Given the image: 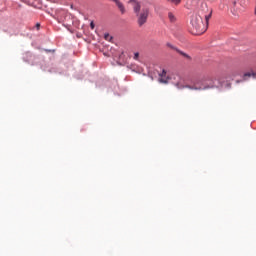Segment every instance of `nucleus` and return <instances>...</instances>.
Returning a JSON list of instances; mask_svg holds the SVG:
<instances>
[{"label":"nucleus","instance_id":"f257e3e1","mask_svg":"<svg viewBox=\"0 0 256 256\" xmlns=\"http://www.w3.org/2000/svg\"><path fill=\"white\" fill-rule=\"evenodd\" d=\"M128 3L132 5L139 27H143L147 23V19H149V8L144 7L141 9V2L139 0H129Z\"/></svg>","mask_w":256,"mask_h":256},{"label":"nucleus","instance_id":"f03ea898","mask_svg":"<svg viewBox=\"0 0 256 256\" xmlns=\"http://www.w3.org/2000/svg\"><path fill=\"white\" fill-rule=\"evenodd\" d=\"M190 23L192 25V33L194 35H203V33L207 31L205 24H203V17L200 16V14L192 15Z\"/></svg>","mask_w":256,"mask_h":256},{"label":"nucleus","instance_id":"7ed1b4c3","mask_svg":"<svg viewBox=\"0 0 256 256\" xmlns=\"http://www.w3.org/2000/svg\"><path fill=\"white\" fill-rule=\"evenodd\" d=\"M215 87V80L209 75L203 76L198 80L194 87H190V89H196V90H205V89H213Z\"/></svg>","mask_w":256,"mask_h":256},{"label":"nucleus","instance_id":"20e7f679","mask_svg":"<svg viewBox=\"0 0 256 256\" xmlns=\"http://www.w3.org/2000/svg\"><path fill=\"white\" fill-rule=\"evenodd\" d=\"M168 47H170V49H174V51H177V53H179V55H182V57H184V59H187L188 61H191V56H189V54L175 48L173 45L171 44H167Z\"/></svg>","mask_w":256,"mask_h":256},{"label":"nucleus","instance_id":"39448f33","mask_svg":"<svg viewBox=\"0 0 256 256\" xmlns=\"http://www.w3.org/2000/svg\"><path fill=\"white\" fill-rule=\"evenodd\" d=\"M111 1H113V3H115V5L118 7L120 13L122 15H125V12H126L125 5L122 4L121 0H111Z\"/></svg>","mask_w":256,"mask_h":256},{"label":"nucleus","instance_id":"423d86ee","mask_svg":"<svg viewBox=\"0 0 256 256\" xmlns=\"http://www.w3.org/2000/svg\"><path fill=\"white\" fill-rule=\"evenodd\" d=\"M247 77H253V79H256V72L252 71V72H246L244 74V79H247Z\"/></svg>","mask_w":256,"mask_h":256},{"label":"nucleus","instance_id":"0eeeda50","mask_svg":"<svg viewBox=\"0 0 256 256\" xmlns=\"http://www.w3.org/2000/svg\"><path fill=\"white\" fill-rule=\"evenodd\" d=\"M235 7H237V1H234V2H233L232 13H233V15H239V13H238L237 10L235 9Z\"/></svg>","mask_w":256,"mask_h":256},{"label":"nucleus","instance_id":"6e6552de","mask_svg":"<svg viewBox=\"0 0 256 256\" xmlns=\"http://www.w3.org/2000/svg\"><path fill=\"white\" fill-rule=\"evenodd\" d=\"M159 83H169V79H167V77L163 76L159 78Z\"/></svg>","mask_w":256,"mask_h":256},{"label":"nucleus","instance_id":"1a4fd4ad","mask_svg":"<svg viewBox=\"0 0 256 256\" xmlns=\"http://www.w3.org/2000/svg\"><path fill=\"white\" fill-rule=\"evenodd\" d=\"M211 15H213V10H210L208 15H205L206 23L209 24V20L211 19Z\"/></svg>","mask_w":256,"mask_h":256},{"label":"nucleus","instance_id":"9d476101","mask_svg":"<svg viewBox=\"0 0 256 256\" xmlns=\"http://www.w3.org/2000/svg\"><path fill=\"white\" fill-rule=\"evenodd\" d=\"M104 39H105L106 41H112V40H113V37L107 33V34L104 35Z\"/></svg>","mask_w":256,"mask_h":256},{"label":"nucleus","instance_id":"9b49d317","mask_svg":"<svg viewBox=\"0 0 256 256\" xmlns=\"http://www.w3.org/2000/svg\"><path fill=\"white\" fill-rule=\"evenodd\" d=\"M168 3H173L174 5H179L181 3V0H167Z\"/></svg>","mask_w":256,"mask_h":256},{"label":"nucleus","instance_id":"f8f14e48","mask_svg":"<svg viewBox=\"0 0 256 256\" xmlns=\"http://www.w3.org/2000/svg\"><path fill=\"white\" fill-rule=\"evenodd\" d=\"M168 17H169V19H170V21L173 23V22H175V15H173V13H169L168 14Z\"/></svg>","mask_w":256,"mask_h":256},{"label":"nucleus","instance_id":"ddd939ff","mask_svg":"<svg viewBox=\"0 0 256 256\" xmlns=\"http://www.w3.org/2000/svg\"><path fill=\"white\" fill-rule=\"evenodd\" d=\"M167 75V71L163 70L162 73L160 74V77H165Z\"/></svg>","mask_w":256,"mask_h":256},{"label":"nucleus","instance_id":"4468645a","mask_svg":"<svg viewBox=\"0 0 256 256\" xmlns=\"http://www.w3.org/2000/svg\"><path fill=\"white\" fill-rule=\"evenodd\" d=\"M134 59H139V52H136L135 54H134Z\"/></svg>","mask_w":256,"mask_h":256},{"label":"nucleus","instance_id":"2eb2a0df","mask_svg":"<svg viewBox=\"0 0 256 256\" xmlns=\"http://www.w3.org/2000/svg\"><path fill=\"white\" fill-rule=\"evenodd\" d=\"M90 27H91V29H95V23L91 22Z\"/></svg>","mask_w":256,"mask_h":256},{"label":"nucleus","instance_id":"dca6fc26","mask_svg":"<svg viewBox=\"0 0 256 256\" xmlns=\"http://www.w3.org/2000/svg\"><path fill=\"white\" fill-rule=\"evenodd\" d=\"M40 27H41V24L37 23V24H36V29L39 30Z\"/></svg>","mask_w":256,"mask_h":256},{"label":"nucleus","instance_id":"f3484780","mask_svg":"<svg viewBox=\"0 0 256 256\" xmlns=\"http://www.w3.org/2000/svg\"><path fill=\"white\" fill-rule=\"evenodd\" d=\"M71 9H73V5H71Z\"/></svg>","mask_w":256,"mask_h":256}]
</instances>
